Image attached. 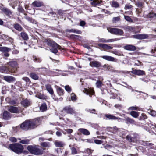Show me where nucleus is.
<instances>
[{"instance_id":"nucleus-1","label":"nucleus","mask_w":156,"mask_h":156,"mask_svg":"<svg viewBox=\"0 0 156 156\" xmlns=\"http://www.w3.org/2000/svg\"><path fill=\"white\" fill-rule=\"evenodd\" d=\"M39 121L40 119L38 118L31 120H26L20 124V127L25 131L34 129L40 124Z\"/></svg>"},{"instance_id":"nucleus-2","label":"nucleus","mask_w":156,"mask_h":156,"mask_svg":"<svg viewBox=\"0 0 156 156\" xmlns=\"http://www.w3.org/2000/svg\"><path fill=\"white\" fill-rule=\"evenodd\" d=\"M44 41L47 45L52 47L50 49V51L52 53L56 54L58 52L57 49H61V47L60 45L50 39H46Z\"/></svg>"},{"instance_id":"nucleus-3","label":"nucleus","mask_w":156,"mask_h":156,"mask_svg":"<svg viewBox=\"0 0 156 156\" xmlns=\"http://www.w3.org/2000/svg\"><path fill=\"white\" fill-rule=\"evenodd\" d=\"M9 148L14 152L20 154L23 151V146L19 143H15L9 145Z\"/></svg>"},{"instance_id":"nucleus-4","label":"nucleus","mask_w":156,"mask_h":156,"mask_svg":"<svg viewBox=\"0 0 156 156\" xmlns=\"http://www.w3.org/2000/svg\"><path fill=\"white\" fill-rule=\"evenodd\" d=\"M27 149L30 153L34 154L39 155L43 153L42 150L38 148L36 146H28Z\"/></svg>"},{"instance_id":"nucleus-5","label":"nucleus","mask_w":156,"mask_h":156,"mask_svg":"<svg viewBox=\"0 0 156 156\" xmlns=\"http://www.w3.org/2000/svg\"><path fill=\"white\" fill-rule=\"evenodd\" d=\"M108 31L112 34L119 35H122L123 31L121 29L113 28H107Z\"/></svg>"},{"instance_id":"nucleus-6","label":"nucleus","mask_w":156,"mask_h":156,"mask_svg":"<svg viewBox=\"0 0 156 156\" xmlns=\"http://www.w3.org/2000/svg\"><path fill=\"white\" fill-rule=\"evenodd\" d=\"M11 49L6 47H0V51L2 52V55L4 56L8 57L9 56V52L10 51Z\"/></svg>"},{"instance_id":"nucleus-7","label":"nucleus","mask_w":156,"mask_h":156,"mask_svg":"<svg viewBox=\"0 0 156 156\" xmlns=\"http://www.w3.org/2000/svg\"><path fill=\"white\" fill-rule=\"evenodd\" d=\"M149 35L146 34H140L133 35V37L135 39L142 40L147 39L148 38Z\"/></svg>"},{"instance_id":"nucleus-8","label":"nucleus","mask_w":156,"mask_h":156,"mask_svg":"<svg viewBox=\"0 0 156 156\" xmlns=\"http://www.w3.org/2000/svg\"><path fill=\"white\" fill-rule=\"evenodd\" d=\"M62 111L70 114H73L75 113V110L70 106L65 107L63 108Z\"/></svg>"},{"instance_id":"nucleus-9","label":"nucleus","mask_w":156,"mask_h":156,"mask_svg":"<svg viewBox=\"0 0 156 156\" xmlns=\"http://www.w3.org/2000/svg\"><path fill=\"white\" fill-rule=\"evenodd\" d=\"M90 66L92 67L99 68L101 66V63L98 61H93L91 62L90 63Z\"/></svg>"},{"instance_id":"nucleus-10","label":"nucleus","mask_w":156,"mask_h":156,"mask_svg":"<svg viewBox=\"0 0 156 156\" xmlns=\"http://www.w3.org/2000/svg\"><path fill=\"white\" fill-rule=\"evenodd\" d=\"M101 57L104 59L109 61H112L116 62L117 61V59L110 56L104 55L102 56Z\"/></svg>"},{"instance_id":"nucleus-11","label":"nucleus","mask_w":156,"mask_h":156,"mask_svg":"<svg viewBox=\"0 0 156 156\" xmlns=\"http://www.w3.org/2000/svg\"><path fill=\"white\" fill-rule=\"evenodd\" d=\"M116 41L115 39H109L106 40V39L104 38H98V42L102 43H108Z\"/></svg>"},{"instance_id":"nucleus-12","label":"nucleus","mask_w":156,"mask_h":156,"mask_svg":"<svg viewBox=\"0 0 156 156\" xmlns=\"http://www.w3.org/2000/svg\"><path fill=\"white\" fill-rule=\"evenodd\" d=\"M8 110L9 111L12 113H17L19 112V110L17 107L11 106L8 108Z\"/></svg>"},{"instance_id":"nucleus-13","label":"nucleus","mask_w":156,"mask_h":156,"mask_svg":"<svg viewBox=\"0 0 156 156\" xmlns=\"http://www.w3.org/2000/svg\"><path fill=\"white\" fill-rule=\"evenodd\" d=\"M4 80L9 83L13 82L16 80L15 78L11 76H5L4 77Z\"/></svg>"},{"instance_id":"nucleus-14","label":"nucleus","mask_w":156,"mask_h":156,"mask_svg":"<svg viewBox=\"0 0 156 156\" xmlns=\"http://www.w3.org/2000/svg\"><path fill=\"white\" fill-rule=\"evenodd\" d=\"M131 72L133 74L139 76L144 75L145 74L144 71L140 70L135 69L133 70Z\"/></svg>"},{"instance_id":"nucleus-15","label":"nucleus","mask_w":156,"mask_h":156,"mask_svg":"<svg viewBox=\"0 0 156 156\" xmlns=\"http://www.w3.org/2000/svg\"><path fill=\"white\" fill-rule=\"evenodd\" d=\"M83 92L87 94L90 95H93L94 94V90L91 88H89L88 89L84 88Z\"/></svg>"},{"instance_id":"nucleus-16","label":"nucleus","mask_w":156,"mask_h":156,"mask_svg":"<svg viewBox=\"0 0 156 156\" xmlns=\"http://www.w3.org/2000/svg\"><path fill=\"white\" fill-rule=\"evenodd\" d=\"M2 10L5 14L8 16H10L12 14V12L7 8H3L2 9Z\"/></svg>"},{"instance_id":"nucleus-17","label":"nucleus","mask_w":156,"mask_h":156,"mask_svg":"<svg viewBox=\"0 0 156 156\" xmlns=\"http://www.w3.org/2000/svg\"><path fill=\"white\" fill-rule=\"evenodd\" d=\"M78 131L80 133H81L84 135H89L90 134L89 131L85 129H78Z\"/></svg>"},{"instance_id":"nucleus-18","label":"nucleus","mask_w":156,"mask_h":156,"mask_svg":"<svg viewBox=\"0 0 156 156\" xmlns=\"http://www.w3.org/2000/svg\"><path fill=\"white\" fill-rule=\"evenodd\" d=\"M32 5L34 7H40L43 5V3L39 1H35L32 3Z\"/></svg>"},{"instance_id":"nucleus-19","label":"nucleus","mask_w":156,"mask_h":156,"mask_svg":"<svg viewBox=\"0 0 156 156\" xmlns=\"http://www.w3.org/2000/svg\"><path fill=\"white\" fill-rule=\"evenodd\" d=\"M124 48L126 50L129 51H134L136 49L135 46L130 45L125 46Z\"/></svg>"},{"instance_id":"nucleus-20","label":"nucleus","mask_w":156,"mask_h":156,"mask_svg":"<svg viewBox=\"0 0 156 156\" xmlns=\"http://www.w3.org/2000/svg\"><path fill=\"white\" fill-rule=\"evenodd\" d=\"M66 31L68 32H72L77 34H81L82 32L80 30L75 29H67L66 30Z\"/></svg>"},{"instance_id":"nucleus-21","label":"nucleus","mask_w":156,"mask_h":156,"mask_svg":"<svg viewBox=\"0 0 156 156\" xmlns=\"http://www.w3.org/2000/svg\"><path fill=\"white\" fill-rule=\"evenodd\" d=\"M11 114L7 111H5L3 114V118L5 120H7L11 117Z\"/></svg>"},{"instance_id":"nucleus-22","label":"nucleus","mask_w":156,"mask_h":156,"mask_svg":"<svg viewBox=\"0 0 156 156\" xmlns=\"http://www.w3.org/2000/svg\"><path fill=\"white\" fill-rule=\"evenodd\" d=\"M105 116L107 118L109 119H111L112 120H116V119H121L119 118L116 117L115 116L112 115L110 114H106L105 115Z\"/></svg>"},{"instance_id":"nucleus-23","label":"nucleus","mask_w":156,"mask_h":156,"mask_svg":"<svg viewBox=\"0 0 156 156\" xmlns=\"http://www.w3.org/2000/svg\"><path fill=\"white\" fill-rule=\"evenodd\" d=\"M21 104L24 107H27L30 105V103L27 99H26L22 102Z\"/></svg>"},{"instance_id":"nucleus-24","label":"nucleus","mask_w":156,"mask_h":156,"mask_svg":"<svg viewBox=\"0 0 156 156\" xmlns=\"http://www.w3.org/2000/svg\"><path fill=\"white\" fill-rule=\"evenodd\" d=\"M55 144L57 147H64L65 144L62 141H56L55 142Z\"/></svg>"},{"instance_id":"nucleus-25","label":"nucleus","mask_w":156,"mask_h":156,"mask_svg":"<svg viewBox=\"0 0 156 156\" xmlns=\"http://www.w3.org/2000/svg\"><path fill=\"white\" fill-rule=\"evenodd\" d=\"M130 115L134 118H137L139 116V112L135 111H132L130 112Z\"/></svg>"},{"instance_id":"nucleus-26","label":"nucleus","mask_w":156,"mask_h":156,"mask_svg":"<svg viewBox=\"0 0 156 156\" xmlns=\"http://www.w3.org/2000/svg\"><path fill=\"white\" fill-rule=\"evenodd\" d=\"M110 3L112 7L117 8L119 6V3L114 0H113L112 2H111Z\"/></svg>"},{"instance_id":"nucleus-27","label":"nucleus","mask_w":156,"mask_h":156,"mask_svg":"<svg viewBox=\"0 0 156 156\" xmlns=\"http://www.w3.org/2000/svg\"><path fill=\"white\" fill-rule=\"evenodd\" d=\"M7 64L9 66L13 68L16 67L17 65V63L15 61L9 62Z\"/></svg>"},{"instance_id":"nucleus-28","label":"nucleus","mask_w":156,"mask_h":156,"mask_svg":"<svg viewBox=\"0 0 156 156\" xmlns=\"http://www.w3.org/2000/svg\"><path fill=\"white\" fill-rule=\"evenodd\" d=\"M46 87L47 90L51 94H53V89L51 87L50 85H46Z\"/></svg>"},{"instance_id":"nucleus-29","label":"nucleus","mask_w":156,"mask_h":156,"mask_svg":"<svg viewBox=\"0 0 156 156\" xmlns=\"http://www.w3.org/2000/svg\"><path fill=\"white\" fill-rule=\"evenodd\" d=\"M58 94L60 96L64 94V90L59 87L56 88Z\"/></svg>"},{"instance_id":"nucleus-30","label":"nucleus","mask_w":156,"mask_h":156,"mask_svg":"<svg viewBox=\"0 0 156 156\" xmlns=\"http://www.w3.org/2000/svg\"><path fill=\"white\" fill-rule=\"evenodd\" d=\"M108 129L110 131H112V132L115 134L119 130L115 126L113 128L109 127Z\"/></svg>"},{"instance_id":"nucleus-31","label":"nucleus","mask_w":156,"mask_h":156,"mask_svg":"<svg viewBox=\"0 0 156 156\" xmlns=\"http://www.w3.org/2000/svg\"><path fill=\"white\" fill-rule=\"evenodd\" d=\"M18 140H20V143L23 144H28L30 143V140L28 139H25L21 140L20 138H18Z\"/></svg>"},{"instance_id":"nucleus-32","label":"nucleus","mask_w":156,"mask_h":156,"mask_svg":"<svg viewBox=\"0 0 156 156\" xmlns=\"http://www.w3.org/2000/svg\"><path fill=\"white\" fill-rule=\"evenodd\" d=\"M47 108V105L45 103L42 104L40 108V110L42 112H44L46 111Z\"/></svg>"},{"instance_id":"nucleus-33","label":"nucleus","mask_w":156,"mask_h":156,"mask_svg":"<svg viewBox=\"0 0 156 156\" xmlns=\"http://www.w3.org/2000/svg\"><path fill=\"white\" fill-rule=\"evenodd\" d=\"M134 29V28L130 26H127L125 28V30L128 32L133 31Z\"/></svg>"},{"instance_id":"nucleus-34","label":"nucleus","mask_w":156,"mask_h":156,"mask_svg":"<svg viewBox=\"0 0 156 156\" xmlns=\"http://www.w3.org/2000/svg\"><path fill=\"white\" fill-rule=\"evenodd\" d=\"M93 1V0H90ZM101 0H93V1L91 2L92 5L94 6L100 4Z\"/></svg>"},{"instance_id":"nucleus-35","label":"nucleus","mask_w":156,"mask_h":156,"mask_svg":"<svg viewBox=\"0 0 156 156\" xmlns=\"http://www.w3.org/2000/svg\"><path fill=\"white\" fill-rule=\"evenodd\" d=\"M21 35L22 38L24 40H27L28 39V37L27 34L25 32H22L21 33Z\"/></svg>"},{"instance_id":"nucleus-36","label":"nucleus","mask_w":156,"mask_h":156,"mask_svg":"<svg viewBox=\"0 0 156 156\" xmlns=\"http://www.w3.org/2000/svg\"><path fill=\"white\" fill-rule=\"evenodd\" d=\"M31 77L33 79L37 80L38 79V76L35 73H31L30 74Z\"/></svg>"},{"instance_id":"nucleus-37","label":"nucleus","mask_w":156,"mask_h":156,"mask_svg":"<svg viewBox=\"0 0 156 156\" xmlns=\"http://www.w3.org/2000/svg\"><path fill=\"white\" fill-rule=\"evenodd\" d=\"M148 113L152 116H156V112L151 109H149L148 110Z\"/></svg>"},{"instance_id":"nucleus-38","label":"nucleus","mask_w":156,"mask_h":156,"mask_svg":"<svg viewBox=\"0 0 156 156\" xmlns=\"http://www.w3.org/2000/svg\"><path fill=\"white\" fill-rule=\"evenodd\" d=\"M148 17L149 18H154L156 17V14L154 12H150L147 15Z\"/></svg>"},{"instance_id":"nucleus-39","label":"nucleus","mask_w":156,"mask_h":156,"mask_svg":"<svg viewBox=\"0 0 156 156\" xmlns=\"http://www.w3.org/2000/svg\"><path fill=\"white\" fill-rule=\"evenodd\" d=\"M126 120L127 122L131 124H133L135 122V121L133 119L129 117H127L126 118Z\"/></svg>"},{"instance_id":"nucleus-40","label":"nucleus","mask_w":156,"mask_h":156,"mask_svg":"<svg viewBox=\"0 0 156 156\" xmlns=\"http://www.w3.org/2000/svg\"><path fill=\"white\" fill-rule=\"evenodd\" d=\"M102 83L99 80H97L96 83V86L98 88H100L102 86Z\"/></svg>"},{"instance_id":"nucleus-41","label":"nucleus","mask_w":156,"mask_h":156,"mask_svg":"<svg viewBox=\"0 0 156 156\" xmlns=\"http://www.w3.org/2000/svg\"><path fill=\"white\" fill-rule=\"evenodd\" d=\"M41 145L44 147H50V143L48 142H44L41 143Z\"/></svg>"},{"instance_id":"nucleus-42","label":"nucleus","mask_w":156,"mask_h":156,"mask_svg":"<svg viewBox=\"0 0 156 156\" xmlns=\"http://www.w3.org/2000/svg\"><path fill=\"white\" fill-rule=\"evenodd\" d=\"M14 28L15 29L19 31H21L22 29V27L21 26L18 24H16L15 25Z\"/></svg>"},{"instance_id":"nucleus-43","label":"nucleus","mask_w":156,"mask_h":156,"mask_svg":"<svg viewBox=\"0 0 156 156\" xmlns=\"http://www.w3.org/2000/svg\"><path fill=\"white\" fill-rule=\"evenodd\" d=\"M147 118V116L144 113H142L139 118L140 120H144Z\"/></svg>"},{"instance_id":"nucleus-44","label":"nucleus","mask_w":156,"mask_h":156,"mask_svg":"<svg viewBox=\"0 0 156 156\" xmlns=\"http://www.w3.org/2000/svg\"><path fill=\"white\" fill-rule=\"evenodd\" d=\"M17 5V1H14L12 3H10L9 5L11 6L13 9H15V7Z\"/></svg>"},{"instance_id":"nucleus-45","label":"nucleus","mask_w":156,"mask_h":156,"mask_svg":"<svg viewBox=\"0 0 156 156\" xmlns=\"http://www.w3.org/2000/svg\"><path fill=\"white\" fill-rule=\"evenodd\" d=\"M65 90L68 92L69 93L71 91L72 89L69 85H66L65 87Z\"/></svg>"},{"instance_id":"nucleus-46","label":"nucleus","mask_w":156,"mask_h":156,"mask_svg":"<svg viewBox=\"0 0 156 156\" xmlns=\"http://www.w3.org/2000/svg\"><path fill=\"white\" fill-rule=\"evenodd\" d=\"M124 19H125L127 21L129 22H133V20L131 18L128 16H124Z\"/></svg>"},{"instance_id":"nucleus-47","label":"nucleus","mask_w":156,"mask_h":156,"mask_svg":"<svg viewBox=\"0 0 156 156\" xmlns=\"http://www.w3.org/2000/svg\"><path fill=\"white\" fill-rule=\"evenodd\" d=\"M71 99L73 101H75L76 100V96L74 94L72 93L71 94Z\"/></svg>"},{"instance_id":"nucleus-48","label":"nucleus","mask_w":156,"mask_h":156,"mask_svg":"<svg viewBox=\"0 0 156 156\" xmlns=\"http://www.w3.org/2000/svg\"><path fill=\"white\" fill-rule=\"evenodd\" d=\"M120 19L119 17H114L113 18L112 21L114 23H116L120 21Z\"/></svg>"},{"instance_id":"nucleus-49","label":"nucleus","mask_w":156,"mask_h":156,"mask_svg":"<svg viewBox=\"0 0 156 156\" xmlns=\"http://www.w3.org/2000/svg\"><path fill=\"white\" fill-rule=\"evenodd\" d=\"M113 48V47L111 46H109L107 44H105L104 49L106 50H108L112 49Z\"/></svg>"},{"instance_id":"nucleus-50","label":"nucleus","mask_w":156,"mask_h":156,"mask_svg":"<svg viewBox=\"0 0 156 156\" xmlns=\"http://www.w3.org/2000/svg\"><path fill=\"white\" fill-rule=\"evenodd\" d=\"M71 153L72 154H75L77 153V151L76 148L73 147L71 148Z\"/></svg>"},{"instance_id":"nucleus-51","label":"nucleus","mask_w":156,"mask_h":156,"mask_svg":"<svg viewBox=\"0 0 156 156\" xmlns=\"http://www.w3.org/2000/svg\"><path fill=\"white\" fill-rule=\"evenodd\" d=\"M129 109L132 110H140L139 108L136 106H132L129 107Z\"/></svg>"},{"instance_id":"nucleus-52","label":"nucleus","mask_w":156,"mask_h":156,"mask_svg":"<svg viewBox=\"0 0 156 156\" xmlns=\"http://www.w3.org/2000/svg\"><path fill=\"white\" fill-rule=\"evenodd\" d=\"M94 142L97 144H100L103 143V141L98 140H95Z\"/></svg>"},{"instance_id":"nucleus-53","label":"nucleus","mask_w":156,"mask_h":156,"mask_svg":"<svg viewBox=\"0 0 156 156\" xmlns=\"http://www.w3.org/2000/svg\"><path fill=\"white\" fill-rule=\"evenodd\" d=\"M132 8V6L130 5H126L125 6L124 9L125 10L129 9Z\"/></svg>"},{"instance_id":"nucleus-54","label":"nucleus","mask_w":156,"mask_h":156,"mask_svg":"<svg viewBox=\"0 0 156 156\" xmlns=\"http://www.w3.org/2000/svg\"><path fill=\"white\" fill-rule=\"evenodd\" d=\"M9 140L12 142H17V139L14 137H11L9 138Z\"/></svg>"},{"instance_id":"nucleus-55","label":"nucleus","mask_w":156,"mask_h":156,"mask_svg":"<svg viewBox=\"0 0 156 156\" xmlns=\"http://www.w3.org/2000/svg\"><path fill=\"white\" fill-rule=\"evenodd\" d=\"M33 58L35 62H40L41 61V60L40 59L37 58L36 57L34 56Z\"/></svg>"},{"instance_id":"nucleus-56","label":"nucleus","mask_w":156,"mask_h":156,"mask_svg":"<svg viewBox=\"0 0 156 156\" xmlns=\"http://www.w3.org/2000/svg\"><path fill=\"white\" fill-rule=\"evenodd\" d=\"M26 19L27 20L31 23H33L34 22V20L31 18L28 17H26Z\"/></svg>"},{"instance_id":"nucleus-57","label":"nucleus","mask_w":156,"mask_h":156,"mask_svg":"<svg viewBox=\"0 0 156 156\" xmlns=\"http://www.w3.org/2000/svg\"><path fill=\"white\" fill-rule=\"evenodd\" d=\"M112 146L109 145H106L104 146V148L107 150H110L112 148Z\"/></svg>"},{"instance_id":"nucleus-58","label":"nucleus","mask_w":156,"mask_h":156,"mask_svg":"<svg viewBox=\"0 0 156 156\" xmlns=\"http://www.w3.org/2000/svg\"><path fill=\"white\" fill-rule=\"evenodd\" d=\"M115 107L117 108L120 109L122 107V106L121 105L116 104L115 105Z\"/></svg>"},{"instance_id":"nucleus-59","label":"nucleus","mask_w":156,"mask_h":156,"mask_svg":"<svg viewBox=\"0 0 156 156\" xmlns=\"http://www.w3.org/2000/svg\"><path fill=\"white\" fill-rule=\"evenodd\" d=\"M126 138L130 142H132V138L129 135L127 136Z\"/></svg>"},{"instance_id":"nucleus-60","label":"nucleus","mask_w":156,"mask_h":156,"mask_svg":"<svg viewBox=\"0 0 156 156\" xmlns=\"http://www.w3.org/2000/svg\"><path fill=\"white\" fill-rule=\"evenodd\" d=\"M38 97L40 99H44L45 98V97L43 95H38Z\"/></svg>"},{"instance_id":"nucleus-61","label":"nucleus","mask_w":156,"mask_h":156,"mask_svg":"<svg viewBox=\"0 0 156 156\" xmlns=\"http://www.w3.org/2000/svg\"><path fill=\"white\" fill-rule=\"evenodd\" d=\"M105 44L102 43H100L98 44V45L101 48H102L104 49Z\"/></svg>"},{"instance_id":"nucleus-62","label":"nucleus","mask_w":156,"mask_h":156,"mask_svg":"<svg viewBox=\"0 0 156 156\" xmlns=\"http://www.w3.org/2000/svg\"><path fill=\"white\" fill-rule=\"evenodd\" d=\"M23 80L26 81V82H28L30 81V80L29 78L26 77H23L22 78Z\"/></svg>"},{"instance_id":"nucleus-63","label":"nucleus","mask_w":156,"mask_h":156,"mask_svg":"<svg viewBox=\"0 0 156 156\" xmlns=\"http://www.w3.org/2000/svg\"><path fill=\"white\" fill-rule=\"evenodd\" d=\"M12 53L14 54H17L19 53V51L17 50H13L12 51Z\"/></svg>"},{"instance_id":"nucleus-64","label":"nucleus","mask_w":156,"mask_h":156,"mask_svg":"<svg viewBox=\"0 0 156 156\" xmlns=\"http://www.w3.org/2000/svg\"><path fill=\"white\" fill-rule=\"evenodd\" d=\"M85 24V22L83 21H81L80 23V25L81 26H83Z\"/></svg>"}]
</instances>
